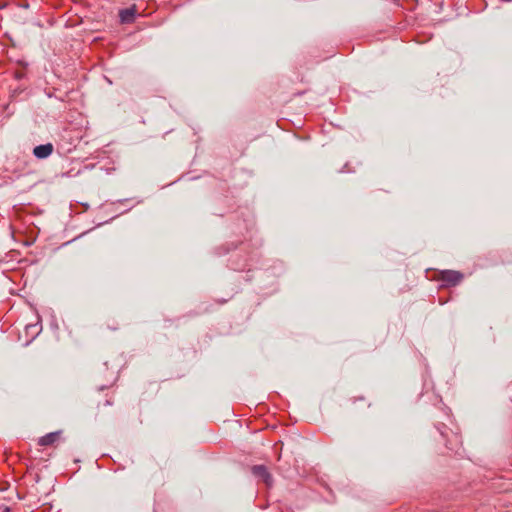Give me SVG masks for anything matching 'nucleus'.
<instances>
[{"instance_id": "423d86ee", "label": "nucleus", "mask_w": 512, "mask_h": 512, "mask_svg": "<svg viewBox=\"0 0 512 512\" xmlns=\"http://www.w3.org/2000/svg\"><path fill=\"white\" fill-rule=\"evenodd\" d=\"M54 151V146L52 143H46L42 145H38L33 149V155L37 159H46L48 158Z\"/></svg>"}, {"instance_id": "2eb2a0df", "label": "nucleus", "mask_w": 512, "mask_h": 512, "mask_svg": "<svg viewBox=\"0 0 512 512\" xmlns=\"http://www.w3.org/2000/svg\"><path fill=\"white\" fill-rule=\"evenodd\" d=\"M239 243H240V242H237V243H235V244H234V243H232V246H233V247H232V249H236V248L238 247V244H239Z\"/></svg>"}, {"instance_id": "dca6fc26", "label": "nucleus", "mask_w": 512, "mask_h": 512, "mask_svg": "<svg viewBox=\"0 0 512 512\" xmlns=\"http://www.w3.org/2000/svg\"><path fill=\"white\" fill-rule=\"evenodd\" d=\"M393 3L398 4L400 0H391Z\"/></svg>"}, {"instance_id": "39448f33", "label": "nucleus", "mask_w": 512, "mask_h": 512, "mask_svg": "<svg viewBox=\"0 0 512 512\" xmlns=\"http://www.w3.org/2000/svg\"><path fill=\"white\" fill-rule=\"evenodd\" d=\"M136 14L137 8L135 4H133L129 8L121 9L119 11L120 22L123 24H131L135 21Z\"/></svg>"}, {"instance_id": "0eeeda50", "label": "nucleus", "mask_w": 512, "mask_h": 512, "mask_svg": "<svg viewBox=\"0 0 512 512\" xmlns=\"http://www.w3.org/2000/svg\"><path fill=\"white\" fill-rule=\"evenodd\" d=\"M62 431L50 432L38 439L39 446H52L61 439Z\"/></svg>"}, {"instance_id": "1a4fd4ad", "label": "nucleus", "mask_w": 512, "mask_h": 512, "mask_svg": "<svg viewBox=\"0 0 512 512\" xmlns=\"http://www.w3.org/2000/svg\"><path fill=\"white\" fill-rule=\"evenodd\" d=\"M219 250H222L221 253H228L230 251V248H227L225 245L218 248Z\"/></svg>"}, {"instance_id": "4468645a", "label": "nucleus", "mask_w": 512, "mask_h": 512, "mask_svg": "<svg viewBox=\"0 0 512 512\" xmlns=\"http://www.w3.org/2000/svg\"><path fill=\"white\" fill-rule=\"evenodd\" d=\"M108 328L112 329V330H117L118 329V323H116L115 325L113 326H110L108 325Z\"/></svg>"}, {"instance_id": "f257e3e1", "label": "nucleus", "mask_w": 512, "mask_h": 512, "mask_svg": "<svg viewBox=\"0 0 512 512\" xmlns=\"http://www.w3.org/2000/svg\"><path fill=\"white\" fill-rule=\"evenodd\" d=\"M445 421H437L435 427L439 431L442 440L448 450L458 453L462 447V437L458 425L450 414V410L446 407L444 412Z\"/></svg>"}, {"instance_id": "9d476101", "label": "nucleus", "mask_w": 512, "mask_h": 512, "mask_svg": "<svg viewBox=\"0 0 512 512\" xmlns=\"http://www.w3.org/2000/svg\"><path fill=\"white\" fill-rule=\"evenodd\" d=\"M215 302L217 304L223 305V304H225L227 302V300L226 299H216Z\"/></svg>"}, {"instance_id": "f03ea898", "label": "nucleus", "mask_w": 512, "mask_h": 512, "mask_svg": "<svg viewBox=\"0 0 512 512\" xmlns=\"http://www.w3.org/2000/svg\"><path fill=\"white\" fill-rule=\"evenodd\" d=\"M119 377V366L117 364L109 365L104 362L96 371L97 389L99 391L109 390L117 382Z\"/></svg>"}, {"instance_id": "9b49d317", "label": "nucleus", "mask_w": 512, "mask_h": 512, "mask_svg": "<svg viewBox=\"0 0 512 512\" xmlns=\"http://www.w3.org/2000/svg\"><path fill=\"white\" fill-rule=\"evenodd\" d=\"M353 401V403H355L357 400H361V401H365V397L361 396V397H354L351 399Z\"/></svg>"}, {"instance_id": "7ed1b4c3", "label": "nucleus", "mask_w": 512, "mask_h": 512, "mask_svg": "<svg viewBox=\"0 0 512 512\" xmlns=\"http://www.w3.org/2000/svg\"><path fill=\"white\" fill-rule=\"evenodd\" d=\"M436 279L441 282L442 287L450 288L459 285L464 279V274L456 270H441Z\"/></svg>"}, {"instance_id": "ddd939ff", "label": "nucleus", "mask_w": 512, "mask_h": 512, "mask_svg": "<svg viewBox=\"0 0 512 512\" xmlns=\"http://www.w3.org/2000/svg\"><path fill=\"white\" fill-rule=\"evenodd\" d=\"M200 313L196 311H191L188 313V316H198Z\"/></svg>"}, {"instance_id": "20e7f679", "label": "nucleus", "mask_w": 512, "mask_h": 512, "mask_svg": "<svg viewBox=\"0 0 512 512\" xmlns=\"http://www.w3.org/2000/svg\"><path fill=\"white\" fill-rule=\"evenodd\" d=\"M251 472L256 478L262 480L266 486H272L273 477L265 465H254L251 467Z\"/></svg>"}, {"instance_id": "6e6552de", "label": "nucleus", "mask_w": 512, "mask_h": 512, "mask_svg": "<svg viewBox=\"0 0 512 512\" xmlns=\"http://www.w3.org/2000/svg\"><path fill=\"white\" fill-rule=\"evenodd\" d=\"M114 403V392L106 394V399L103 402H98L97 408L100 410L102 407L111 406Z\"/></svg>"}, {"instance_id": "f8f14e48", "label": "nucleus", "mask_w": 512, "mask_h": 512, "mask_svg": "<svg viewBox=\"0 0 512 512\" xmlns=\"http://www.w3.org/2000/svg\"><path fill=\"white\" fill-rule=\"evenodd\" d=\"M23 75H24V74H23V72H16V73H15V77H16L17 79H21V78L23 77Z\"/></svg>"}]
</instances>
